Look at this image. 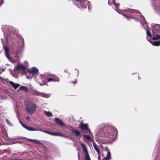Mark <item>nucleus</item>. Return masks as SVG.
Returning <instances> with one entry per match:
<instances>
[{
  "label": "nucleus",
  "mask_w": 160,
  "mask_h": 160,
  "mask_svg": "<svg viewBox=\"0 0 160 160\" xmlns=\"http://www.w3.org/2000/svg\"><path fill=\"white\" fill-rule=\"evenodd\" d=\"M15 69L18 71L21 70L22 73L25 75H27V71L29 74H32L31 78H32L33 75L38 72V69L35 67H32L31 69H27L25 66L21 64H18Z\"/></svg>",
  "instance_id": "f257e3e1"
},
{
  "label": "nucleus",
  "mask_w": 160,
  "mask_h": 160,
  "mask_svg": "<svg viewBox=\"0 0 160 160\" xmlns=\"http://www.w3.org/2000/svg\"><path fill=\"white\" fill-rule=\"evenodd\" d=\"M111 130L106 127L103 128L102 132L104 133L105 137L108 138V140L110 141L113 140L114 139V136L111 132Z\"/></svg>",
  "instance_id": "f03ea898"
},
{
  "label": "nucleus",
  "mask_w": 160,
  "mask_h": 160,
  "mask_svg": "<svg viewBox=\"0 0 160 160\" xmlns=\"http://www.w3.org/2000/svg\"><path fill=\"white\" fill-rule=\"evenodd\" d=\"M79 126L82 130L85 131V133H91V132L90 128L88 127V124H87L81 122L79 124Z\"/></svg>",
  "instance_id": "7ed1b4c3"
},
{
  "label": "nucleus",
  "mask_w": 160,
  "mask_h": 160,
  "mask_svg": "<svg viewBox=\"0 0 160 160\" xmlns=\"http://www.w3.org/2000/svg\"><path fill=\"white\" fill-rule=\"evenodd\" d=\"M36 109V105L34 103H32L28 105L26 109L28 112L30 114H32L35 111Z\"/></svg>",
  "instance_id": "20e7f679"
},
{
  "label": "nucleus",
  "mask_w": 160,
  "mask_h": 160,
  "mask_svg": "<svg viewBox=\"0 0 160 160\" xmlns=\"http://www.w3.org/2000/svg\"><path fill=\"white\" fill-rule=\"evenodd\" d=\"M89 2L87 0H82L80 2V5L77 7L80 8H82L84 9L85 8H87L88 7V8H89Z\"/></svg>",
  "instance_id": "39448f33"
},
{
  "label": "nucleus",
  "mask_w": 160,
  "mask_h": 160,
  "mask_svg": "<svg viewBox=\"0 0 160 160\" xmlns=\"http://www.w3.org/2000/svg\"><path fill=\"white\" fill-rule=\"evenodd\" d=\"M105 150L107 151V157L103 158V160H109L111 158L110 151L107 147H106L105 148Z\"/></svg>",
  "instance_id": "423d86ee"
},
{
  "label": "nucleus",
  "mask_w": 160,
  "mask_h": 160,
  "mask_svg": "<svg viewBox=\"0 0 160 160\" xmlns=\"http://www.w3.org/2000/svg\"><path fill=\"white\" fill-rule=\"evenodd\" d=\"M54 121L58 124L61 126H63L64 125V123L62 121L58 118H56L54 119Z\"/></svg>",
  "instance_id": "0eeeda50"
},
{
  "label": "nucleus",
  "mask_w": 160,
  "mask_h": 160,
  "mask_svg": "<svg viewBox=\"0 0 160 160\" xmlns=\"http://www.w3.org/2000/svg\"><path fill=\"white\" fill-rule=\"evenodd\" d=\"M81 145L83 149V152H84V155L88 154L87 149L85 145L83 143H82L81 144Z\"/></svg>",
  "instance_id": "6e6552de"
},
{
  "label": "nucleus",
  "mask_w": 160,
  "mask_h": 160,
  "mask_svg": "<svg viewBox=\"0 0 160 160\" xmlns=\"http://www.w3.org/2000/svg\"><path fill=\"white\" fill-rule=\"evenodd\" d=\"M4 51L7 57L9 59H10V58L9 55V49L8 47L6 46L4 48Z\"/></svg>",
  "instance_id": "1a4fd4ad"
},
{
  "label": "nucleus",
  "mask_w": 160,
  "mask_h": 160,
  "mask_svg": "<svg viewBox=\"0 0 160 160\" xmlns=\"http://www.w3.org/2000/svg\"><path fill=\"white\" fill-rule=\"evenodd\" d=\"M9 82L13 87L15 89L17 88L20 85L19 84H15L12 81H10Z\"/></svg>",
  "instance_id": "9d476101"
},
{
  "label": "nucleus",
  "mask_w": 160,
  "mask_h": 160,
  "mask_svg": "<svg viewBox=\"0 0 160 160\" xmlns=\"http://www.w3.org/2000/svg\"><path fill=\"white\" fill-rule=\"evenodd\" d=\"M148 41L154 46H158L160 45V41H155L152 42V41L149 40H148Z\"/></svg>",
  "instance_id": "9b49d317"
},
{
  "label": "nucleus",
  "mask_w": 160,
  "mask_h": 160,
  "mask_svg": "<svg viewBox=\"0 0 160 160\" xmlns=\"http://www.w3.org/2000/svg\"><path fill=\"white\" fill-rule=\"evenodd\" d=\"M74 4L77 7L79 6L80 2L82 0H72Z\"/></svg>",
  "instance_id": "f8f14e48"
},
{
  "label": "nucleus",
  "mask_w": 160,
  "mask_h": 160,
  "mask_svg": "<svg viewBox=\"0 0 160 160\" xmlns=\"http://www.w3.org/2000/svg\"><path fill=\"white\" fill-rule=\"evenodd\" d=\"M24 128L29 131H36L37 130V129L35 128H34L28 127L26 125H24Z\"/></svg>",
  "instance_id": "ddd939ff"
},
{
  "label": "nucleus",
  "mask_w": 160,
  "mask_h": 160,
  "mask_svg": "<svg viewBox=\"0 0 160 160\" xmlns=\"http://www.w3.org/2000/svg\"><path fill=\"white\" fill-rule=\"evenodd\" d=\"M72 131L77 136H79L81 134L80 132L77 129L73 130Z\"/></svg>",
  "instance_id": "4468645a"
},
{
  "label": "nucleus",
  "mask_w": 160,
  "mask_h": 160,
  "mask_svg": "<svg viewBox=\"0 0 160 160\" xmlns=\"http://www.w3.org/2000/svg\"><path fill=\"white\" fill-rule=\"evenodd\" d=\"M93 146L94 148L96 151L97 152L98 154H99V153H100V151L98 149L96 144L95 143V142H93Z\"/></svg>",
  "instance_id": "2eb2a0df"
},
{
  "label": "nucleus",
  "mask_w": 160,
  "mask_h": 160,
  "mask_svg": "<svg viewBox=\"0 0 160 160\" xmlns=\"http://www.w3.org/2000/svg\"><path fill=\"white\" fill-rule=\"evenodd\" d=\"M113 2L114 3L115 6L116 10L118 11V9L120 10L119 8V6L120 5V4L119 3H116L115 2V0H113Z\"/></svg>",
  "instance_id": "dca6fc26"
},
{
  "label": "nucleus",
  "mask_w": 160,
  "mask_h": 160,
  "mask_svg": "<svg viewBox=\"0 0 160 160\" xmlns=\"http://www.w3.org/2000/svg\"><path fill=\"white\" fill-rule=\"evenodd\" d=\"M20 89L22 90L25 91L27 92L28 91V88L26 87L21 86L20 87Z\"/></svg>",
  "instance_id": "f3484780"
},
{
  "label": "nucleus",
  "mask_w": 160,
  "mask_h": 160,
  "mask_svg": "<svg viewBox=\"0 0 160 160\" xmlns=\"http://www.w3.org/2000/svg\"><path fill=\"white\" fill-rule=\"evenodd\" d=\"M52 77L54 79L55 82H59L60 81V78L57 76L53 75Z\"/></svg>",
  "instance_id": "a211bd4d"
},
{
  "label": "nucleus",
  "mask_w": 160,
  "mask_h": 160,
  "mask_svg": "<svg viewBox=\"0 0 160 160\" xmlns=\"http://www.w3.org/2000/svg\"><path fill=\"white\" fill-rule=\"evenodd\" d=\"M160 39V35L158 34H157L155 36H153L152 39L154 40H156Z\"/></svg>",
  "instance_id": "6ab92c4d"
},
{
  "label": "nucleus",
  "mask_w": 160,
  "mask_h": 160,
  "mask_svg": "<svg viewBox=\"0 0 160 160\" xmlns=\"http://www.w3.org/2000/svg\"><path fill=\"white\" fill-rule=\"evenodd\" d=\"M84 160H91L89 154L84 155Z\"/></svg>",
  "instance_id": "aec40b11"
},
{
  "label": "nucleus",
  "mask_w": 160,
  "mask_h": 160,
  "mask_svg": "<svg viewBox=\"0 0 160 160\" xmlns=\"http://www.w3.org/2000/svg\"><path fill=\"white\" fill-rule=\"evenodd\" d=\"M51 135H53V136H62V134L61 133V134H59L58 133H57V132H52V133H51Z\"/></svg>",
  "instance_id": "412c9836"
},
{
  "label": "nucleus",
  "mask_w": 160,
  "mask_h": 160,
  "mask_svg": "<svg viewBox=\"0 0 160 160\" xmlns=\"http://www.w3.org/2000/svg\"><path fill=\"white\" fill-rule=\"evenodd\" d=\"M44 113L48 117H51L52 116V113L50 112L45 111Z\"/></svg>",
  "instance_id": "4be33fe9"
},
{
  "label": "nucleus",
  "mask_w": 160,
  "mask_h": 160,
  "mask_svg": "<svg viewBox=\"0 0 160 160\" xmlns=\"http://www.w3.org/2000/svg\"><path fill=\"white\" fill-rule=\"evenodd\" d=\"M83 137L86 138L88 140H90L91 139V137L89 135H83Z\"/></svg>",
  "instance_id": "5701e85b"
},
{
  "label": "nucleus",
  "mask_w": 160,
  "mask_h": 160,
  "mask_svg": "<svg viewBox=\"0 0 160 160\" xmlns=\"http://www.w3.org/2000/svg\"><path fill=\"white\" fill-rule=\"evenodd\" d=\"M55 82V81L54 80V79L52 77V78H49L48 79L47 81V82Z\"/></svg>",
  "instance_id": "b1692460"
},
{
  "label": "nucleus",
  "mask_w": 160,
  "mask_h": 160,
  "mask_svg": "<svg viewBox=\"0 0 160 160\" xmlns=\"http://www.w3.org/2000/svg\"><path fill=\"white\" fill-rule=\"evenodd\" d=\"M6 121L7 124L10 126L12 125V123L8 119H6Z\"/></svg>",
  "instance_id": "393cba45"
},
{
  "label": "nucleus",
  "mask_w": 160,
  "mask_h": 160,
  "mask_svg": "<svg viewBox=\"0 0 160 160\" xmlns=\"http://www.w3.org/2000/svg\"><path fill=\"white\" fill-rule=\"evenodd\" d=\"M122 15L125 16L127 19H128V20H130L131 18H131V17H129V16H127V15H126L125 14H122Z\"/></svg>",
  "instance_id": "a878e982"
},
{
  "label": "nucleus",
  "mask_w": 160,
  "mask_h": 160,
  "mask_svg": "<svg viewBox=\"0 0 160 160\" xmlns=\"http://www.w3.org/2000/svg\"><path fill=\"white\" fill-rule=\"evenodd\" d=\"M147 35L148 36L150 37H152V35L151 34V33H150V32H149V30L147 31Z\"/></svg>",
  "instance_id": "bb28decb"
},
{
  "label": "nucleus",
  "mask_w": 160,
  "mask_h": 160,
  "mask_svg": "<svg viewBox=\"0 0 160 160\" xmlns=\"http://www.w3.org/2000/svg\"><path fill=\"white\" fill-rule=\"evenodd\" d=\"M34 93L37 95H40V92L37 91H35L34 92Z\"/></svg>",
  "instance_id": "cd10ccee"
},
{
  "label": "nucleus",
  "mask_w": 160,
  "mask_h": 160,
  "mask_svg": "<svg viewBox=\"0 0 160 160\" xmlns=\"http://www.w3.org/2000/svg\"><path fill=\"white\" fill-rule=\"evenodd\" d=\"M44 132H46V133H48V134H49L50 135H51V134H52L51 133H52V132H49L48 131H44Z\"/></svg>",
  "instance_id": "c85d7f7f"
},
{
  "label": "nucleus",
  "mask_w": 160,
  "mask_h": 160,
  "mask_svg": "<svg viewBox=\"0 0 160 160\" xmlns=\"http://www.w3.org/2000/svg\"><path fill=\"white\" fill-rule=\"evenodd\" d=\"M113 130H114V132L115 134H117L118 133V130L116 128H112Z\"/></svg>",
  "instance_id": "c756f323"
},
{
  "label": "nucleus",
  "mask_w": 160,
  "mask_h": 160,
  "mask_svg": "<svg viewBox=\"0 0 160 160\" xmlns=\"http://www.w3.org/2000/svg\"><path fill=\"white\" fill-rule=\"evenodd\" d=\"M20 123V124L22 125V126L23 127H24V125H25L22 122H21V121H19Z\"/></svg>",
  "instance_id": "7c9ffc66"
},
{
  "label": "nucleus",
  "mask_w": 160,
  "mask_h": 160,
  "mask_svg": "<svg viewBox=\"0 0 160 160\" xmlns=\"http://www.w3.org/2000/svg\"><path fill=\"white\" fill-rule=\"evenodd\" d=\"M30 141H34V142H38V141H37L36 140H34L32 139H30Z\"/></svg>",
  "instance_id": "2f4dec72"
},
{
  "label": "nucleus",
  "mask_w": 160,
  "mask_h": 160,
  "mask_svg": "<svg viewBox=\"0 0 160 160\" xmlns=\"http://www.w3.org/2000/svg\"><path fill=\"white\" fill-rule=\"evenodd\" d=\"M72 83H74V84H75L76 83H77V81H72Z\"/></svg>",
  "instance_id": "473e14b6"
},
{
  "label": "nucleus",
  "mask_w": 160,
  "mask_h": 160,
  "mask_svg": "<svg viewBox=\"0 0 160 160\" xmlns=\"http://www.w3.org/2000/svg\"><path fill=\"white\" fill-rule=\"evenodd\" d=\"M78 160H80V157H79V153H78Z\"/></svg>",
  "instance_id": "72a5a7b5"
},
{
  "label": "nucleus",
  "mask_w": 160,
  "mask_h": 160,
  "mask_svg": "<svg viewBox=\"0 0 160 160\" xmlns=\"http://www.w3.org/2000/svg\"><path fill=\"white\" fill-rule=\"evenodd\" d=\"M27 120L28 119L30 118V117L29 116H27L26 118Z\"/></svg>",
  "instance_id": "f704fd0d"
},
{
  "label": "nucleus",
  "mask_w": 160,
  "mask_h": 160,
  "mask_svg": "<svg viewBox=\"0 0 160 160\" xmlns=\"http://www.w3.org/2000/svg\"><path fill=\"white\" fill-rule=\"evenodd\" d=\"M64 71L65 72H68V70H67V69H66L64 70Z\"/></svg>",
  "instance_id": "c9c22d12"
},
{
  "label": "nucleus",
  "mask_w": 160,
  "mask_h": 160,
  "mask_svg": "<svg viewBox=\"0 0 160 160\" xmlns=\"http://www.w3.org/2000/svg\"><path fill=\"white\" fill-rule=\"evenodd\" d=\"M0 79L1 80H4V79L2 77H0Z\"/></svg>",
  "instance_id": "e433bc0d"
},
{
  "label": "nucleus",
  "mask_w": 160,
  "mask_h": 160,
  "mask_svg": "<svg viewBox=\"0 0 160 160\" xmlns=\"http://www.w3.org/2000/svg\"><path fill=\"white\" fill-rule=\"evenodd\" d=\"M26 77L27 78H30V77H28V76H26Z\"/></svg>",
  "instance_id": "4c0bfd02"
},
{
  "label": "nucleus",
  "mask_w": 160,
  "mask_h": 160,
  "mask_svg": "<svg viewBox=\"0 0 160 160\" xmlns=\"http://www.w3.org/2000/svg\"><path fill=\"white\" fill-rule=\"evenodd\" d=\"M44 84H40V85H43Z\"/></svg>",
  "instance_id": "58836bf2"
}]
</instances>
